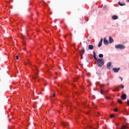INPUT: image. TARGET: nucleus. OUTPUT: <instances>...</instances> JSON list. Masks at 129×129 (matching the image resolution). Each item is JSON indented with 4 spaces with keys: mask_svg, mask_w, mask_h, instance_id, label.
Instances as JSON below:
<instances>
[{
    "mask_svg": "<svg viewBox=\"0 0 129 129\" xmlns=\"http://www.w3.org/2000/svg\"><path fill=\"white\" fill-rule=\"evenodd\" d=\"M97 62V66L98 67H102L103 65L104 64V60L103 58H97L96 59Z\"/></svg>",
    "mask_w": 129,
    "mask_h": 129,
    "instance_id": "nucleus-1",
    "label": "nucleus"
},
{
    "mask_svg": "<svg viewBox=\"0 0 129 129\" xmlns=\"http://www.w3.org/2000/svg\"><path fill=\"white\" fill-rule=\"evenodd\" d=\"M116 49H124L125 47L122 44H117L115 46Z\"/></svg>",
    "mask_w": 129,
    "mask_h": 129,
    "instance_id": "nucleus-2",
    "label": "nucleus"
},
{
    "mask_svg": "<svg viewBox=\"0 0 129 129\" xmlns=\"http://www.w3.org/2000/svg\"><path fill=\"white\" fill-rule=\"evenodd\" d=\"M112 64L110 62H108L107 63V69L109 70H110V69H111V68H112Z\"/></svg>",
    "mask_w": 129,
    "mask_h": 129,
    "instance_id": "nucleus-3",
    "label": "nucleus"
},
{
    "mask_svg": "<svg viewBox=\"0 0 129 129\" xmlns=\"http://www.w3.org/2000/svg\"><path fill=\"white\" fill-rule=\"evenodd\" d=\"M85 53V49H84V47H82V50L80 51V54L82 58V55H83V54H84Z\"/></svg>",
    "mask_w": 129,
    "mask_h": 129,
    "instance_id": "nucleus-4",
    "label": "nucleus"
},
{
    "mask_svg": "<svg viewBox=\"0 0 129 129\" xmlns=\"http://www.w3.org/2000/svg\"><path fill=\"white\" fill-rule=\"evenodd\" d=\"M61 125H62V126L68 127V125H69V124L66 122H62L61 123Z\"/></svg>",
    "mask_w": 129,
    "mask_h": 129,
    "instance_id": "nucleus-5",
    "label": "nucleus"
},
{
    "mask_svg": "<svg viewBox=\"0 0 129 129\" xmlns=\"http://www.w3.org/2000/svg\"><path fill=\"white\" fill-rule=\"evenodd\" d=\"M103 43L105 45H108V40L106 39V38L104 37L103 39Z\"/></svg>",
    "mask_w": 129,
    "mask_h": 129,
    "instance_id": "nucleus-6",
    "label": "nucleus"
},
{
    "mask_svg": "<svg viewBox=\"0 0 129 129\" xmlns=\"http://www.w3.org/2000/svg\"><path fill=\"white\" fill-rule=\"evenodd\" d=\"M121 98H122V99H123V100H125V99H126V94H123L121 96Z\"/></svg>",
    "mask_w": 129,
    "mask_h": 129,
    "instance_id": "nucleus-7",
    "label": "nucleus"
},
{
    "mask_svg": "<svg viewBox=\"0 0 129 129\" xmlns=\"http://www.w3.org/2000/svg\"><path fill=\"white\" fill-rule=\"evenodd\" d=\"M119 70H120V69L119 68H113V71H114V72H115V73L118 72V71H119Z\"/></svg>",
    "mask_w": 129,
    "mask_h": 129,
    "instance_id": "nucleus-8",
    "label": "nucleus"
},
{
    "mask_svg": "<svg viewBox=\"0 0 129 129\" xmlns=\"http://www.w3.org/2000/svg\"><path fill=\"white\" fill-rule=\"evenodd\" d=\"M109 44H112V43H113V39L111 38V37H109Z\"/></svg>",
    "mask_w": 129,
    "mask_h": 129,
    "instance_id": "nucleus-9",
    "label": "nucleus"
},
{
    "mask_svg": "<svg viewBox=\"0 0 129 129\" xmlns=\"http://www.w3.org/2000/svg\"><path fill=\"white\" fill-rule=\"evenodd\" d=\"M102 42H103V39H101V40L100 41V42H99L98 44V47L99 48L101 47V45H102Z\"/></svg>",
    "mask_w": 129,
    "mask_h": 129,
    "instance_id": "nucleus-10",
    "label": "nucleus"
},
{
    "mask_svg": "<svg viewBox=\"0 0 129 129\" xmlns=\"http://www.w3.org/2000/svg\"><path fill=\"white\" fill-rule=\"evenodd\" d=\"M89 50H93L94 47L92 45H89L88 46Z\"/></svg>",
    "mask_w": 129,
    "mask_h": 129,
    "instance_id": "nucleus-11",
    "label": "nucleus"
},
{
    "mask_svg": "<svg viewBox=\"0 0 129 129\" xmlns=\"http://www.w3.org/2000/svg\"><path fill=\"white\" fill-rule=\"evenodd\" d=\"M128 128V126L125 125H123L121 128V129H127Z\"/></svg>",
    "mask_w": 129,
    "mask_h": 129,
    "instance_id": "nucleus-12",
    "label": "nucleus"
},
{
    "mask_svg": "<svg viewBox=\"0 0 129 129\" xmlns=\"http://www.w3.org/2000/svg\"><path fill=\"white\" fill-rule=\"evenodd\" d=\"M111 18L112 20H117V16L116 15H113Z\"/></svg>",
    "mask_w": 129,
    "mask_h": 129,
    "instance_id": "nucleus-13",
    "label": "nucleus"
},
{
    "mask_svg": "<svg viewBox=\"0 0 129 129\" xmlns=\"http://www.w3.org/2000/svg\"><path fill=\"white\" fill-rule=\"evenodd\" d=\"M35 75H36V77H33V79H34V80H35V79H37V78L38 77V75H39V73H36Z\"/></svg>",
    "mask_w": 129,
    "mask_h": 129,
    "instance_id": "nucleus-14",
    "label": "nucleus"
},
{
    "mask_svg": "<svg viewBox=\"0 0 129 129\" xmlns=\"http://www.w3.org/2000/svg\"><path fill=\"white\" fill-rule=\"evenodd\" d=\"M113 91H119V88L116 87L113 90Z\"/></svg>",
    "mask_w": 129,
    "mask_h": 129,
    "instance_id": "nucleus-15",
    "label": "nucleus"
},
{
    "mask_svg": "<svg viewBox=\"0 0 129 129\" xmlns=\"http://www.w3.org/2000/svg\"><path fill=\"white\" fill-rule=\"evenodd\" d=\"M94 54V58L95 60H97V58L96 57V54H95V52L93 51Z\"/></svg>",
    "mask_w": 129,
    "mask_h": 129,
    "instance_id": "nucleus-16",
    "label": "nucleus"
},
{
    "mask_svg": "<svg viewBox=\"0 0 129 129\" xmlns=\"http://www.w3.org/2000/svg\"><path fill=\"white\" fill-rule=\"evenodd\" d=\"M118 5L120 6V7H122V6H125V4H121L120 2L118 3Z\"/></svg>",
    "mask_w": 129,
    "mask_h": 129,
    "instance_id": "nucleus-17",
    "label": "nucleus"
},
{
    "mask_svg": "<svg viewBox=\"0 0 129 129\" xmlns=\"http://www.w3.org/2000/svg\"><path fill=\"white\" fill-rule=\"evenodd\" d=\"M100 93H101V94H102L103 95H104V91H103V90H100Z\"/></svg>",
    "mask_w": 129,
    "mask_h": 129,
    "instance_id": "nucleus-18",
    "label": "nucleus"
},
{
    "mask_svg": "<svg viewBox=\"0 0 129 129\" xmlns=\"http://www.w3.org/2000/svg\"><path fill=\"white\" fill-rule=\"evenodd\" d=\"M99 58H103V54H99Z\"/></svg>",
    "mask_w": 129,
    "mask_h": 129,
    "instance_id": "nucleus-19",
    "label": "nucleus"
},
{
    "mask_svg": "<svg viewBox=\"0 0 129 129\" xmlns=\"http://www.w3.org/2000/svg\"><path fill=\"white\" fill-rule=\"evenodd\" d=\"M118 102L119 103H122V101L120 100V99L118 100Z\"/></svg>",
    "mask_w": 129,
    "mask_h": 129,
    "instance_id": "nucleus-20",
    "label": "nucleus"
},
{
    "mask_svg": "<svg viewBox=\"0 0 129 129\" xmlns=\"http://www.w3.org/2000/svg\"><path fill=\"white\" fill-rule=\"evenodd\" d=\"M120 87L121 88H122V89H123L124 88V86H123V85H121L120 86Z\"/></svg>",
    "mask_w": 129,
    "mask_h": 129,
    "instance_id": "nucleus-21",
    "label": "nucleus"
},
{
    "mask_svg": "<svg viewBox=\"0 0 129 129\" xmlns=\"http://www.w3.org/2000/svg\"><path fill=\"white\" fill-rule=\"evenodd\" d=\"M27 62H28V64H29V65H31V61H30V60H28Z\"/></svg>",
    "mask_w": 129,
    "mask_h": 129,
    "instance_id": "nucleus-22",
    "label": "nucleus"
},
{
    "mask_svg": "<svg viewBox=\"0 0 129 129\" xmlns=\"http://www.w3.org/2000/svg\"><path fill=\"white\" fill-rule=\"evenodd\" d=\"M114 117V115L112 114L110 115V118Z\"/></svg>",
    "mask_w": 129,
    "mask_h": 129,
    "instance_id": "nucleus-23",
    "label": "nucleus"
},
{
    "mask_svg": "<svg viewBox=\"0 0 129 129\" xmlns=\"http://www.w3.org/2000/svg\"><path fill=\"white\" fill-rule=\"evenodd\" d=\"M119 78L121 80V81H122V77H119Z\"/></svg>",
    "mask_w": 129,
    "mask_h": 129,
    "instance_id": "nucleus-24",
    "label": "nucleus"
},
{
    "mask_svg": "<svg viewBox=\"0 0 129 129\" xmlns=\"http://www.w3.org/2000/svg\"><path fill=\"white\" fill-rule=\"evenodd\" d=\"M106 99H110L109 97H106Z\"/></svg>",
    "mask_w": 129,
    "mask_h": 129,
    "instance_id": "nucleus-25",
    "label": "nucleus"
},
{
    "mask_svg": "<svg viewBox=\"0 0 129 129\" xmlns=\"http://www.w3.org/2000/svg\"><path fill=\"white\" fill-rule=\"evenodd\" d=\"M53 97H55V96H56V94L55 93H54L53 94Z\"/></svg>",
    "mask_w": 129,
    "mask_h": 129,
    "instance_id": "nucleus-26",
    "label": "nucleus"
},
{
    "mask_svg": "<svg viewBox=\"0 0 129 129\" xmlns=\"http://www.w3.org/2000/svg\"><path fill=\"white\" fill-rule=\"evenodd\" d=\"M16 59H17V60H19V56H18V55H17V56H16Z\"/></svg>",
    "mask_w": 129,
    "mask_h": 129,
    "instance_id": "nucleus-27",
    "label": "nucleus"
},
{
    "mask_svg": "<svg viewBox=\"0 0 129 129\" xmlns=\"http://www.w3.org/2000/svg\"><path fill=\"white\" fill-rule=\"evenodd\" d=\"M127 103L128 105H129V100H127Z\"/></svg>",
    "mask_w": 129,
    "mask_h": 129,
    "instance_id": "nucleus-28",
    "label": "nucleus"
},
{
    "mask_svg": "<svg viewBox=\"0 0 129 129\" xmlns=\"http://www.w3.org/2000/svg\"><path fill=\"white\" fill-rule=\"evenodd\" d=\"M100 87H104V85H101Z\"/></svg>",
    "mask_w": 129,
    "mask_h": 129,
    "instance_id": "nucleus-29",
    "label": "nucleus"
},
{
    "mask_svg": "<svg viewBox=\"0 0 129 129\" xmlns=\"http://www.w3.org/2000/svg\"><path fill=\"white\" fill-rule=\"evenodd\" d=\"M114 111H117V108H116V109H114Z\"/></svg>",
    "mask_w": 129,
    "mask_h": 129,
    "instance_id": "nucleus-30",
    "label": "nucleus"
},
{
    "mask_svg": "<svg viewBox=\"0 0 129 129\" xmlns=\"http://www.w3.org/2000/svg\"><path fill=\"white\" fill-rule=\"evenodd\" d=\"M126 2H127V3H129V0H126Z\"/></svg>",
    "mask_w": 129,
    "mask_h": 129,
    "instance_id": "nucleus-31",
    "label": "nucleus"
},
{
    "mask_svg": "<svg viewBox=\"0 0 129 129\" xmlns=\"http://www.w3.org/2000/svg\"><path fill=\"white\" fill-rule=\"evenodd\" d=\"M36 71H39L37 69H36Z\"/></svg>",
    "mask_w": 129,
    "mask_h": 129,
    "instance_id": "nucleus-32",
    "label": "nucleus"
},
{
    "mask_svg": "<svg viewBox=\"0 0 129 129\" xmlns=\"http://www.w3.org/2000/svg\"><path fill=\"white\" fill-rule=\"evenodd\" d=\"M71 37H72V34H71Z\"/></svg>",
    "mask_w": 129,
    "mask_h": 129,
    "instance_id": "nucleus-33",
    "label": "nucleus"
},
{
    "mask_svg": "<svg viewBox=\"0 0 129 129\" xmlns=\"http://www.w3.org/2000/svg\"><path fill=\"white\" fill-rule=\"evenodd\" d=\"M25 65H27V63L26 62L25 63Z\"/></svg>",
    "mask_w": 129,
    "mask_h": 129,
    "instance_id": "nucleus-34",
    "label": "nucleus"
}]
</instances>
